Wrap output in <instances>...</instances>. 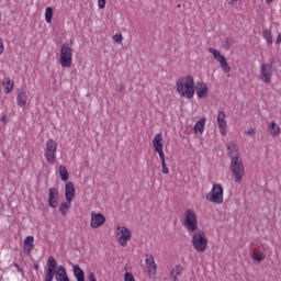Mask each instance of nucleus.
Instances as JSON below:
<instances>
[{"mask_svg":"<svg viewBox=\"0 0 281 281\" xmlns=\"http://www.w3.org/2000/svg\"><path fill=\"white\" fill-rule=\"evenodd\" d=\"M273 0H266V3H272Z\"/></svg>","mask_w":281,"mask_h":281,"instance_id":"43","label":"nucleus"},{"mask_svg":"<svg viewBox=\"0 0 281 281\" xmlns=\"http://www.w3.org/2000/svg\"><path fill=\"white\" fill-rule=\"evenodd\" d=\"M262 36L267 43V45H273V37L271 35V31L265 30Z\"/></svg>","mask_w":281,"mask_h":281,"instance_id":"30","label":"nucleus"},{"mask_svg":"<svg viewBox=\"0 0 281 281\" xmlns=\"http://www.w3.org/2000/svg\"><path fill=\"white\" fill-rule=\"evenodd\" d=\"M58 172H59V177H60L61 181L67 183L69 181V171L67 170V167L60 165L58 167Z\"/></svg>","mask_w":281,"mask_h":281,"instance_id":"28","label":"nucleus"},{"mask_svg":"<svg viewBox=\"0 0 281 281\" xmlns=\"http://www.w3.org/2000/svg\"><path fill=\"white\" fill-rule=\"evenodd\" d=\"M205 131V119H200L194 125L195 135H203Z\"/></svg>","mask_w":281,"mask_h":281,"instance_id":"26","label":"nucleus"},{"mask_svg":"<svg viewBox=\"0 0 281 281\" xmlns=\"http://www.w3.org/2000/svg\"><path fill=\"white\" fill-rule=\"evenodd\" d=\"M145 267L148 278L155 280L157 278V262H155V256L153 254L145 255Z\"/></svg>","mask_w":281,"mask_h":281,"instance_id":"12","label":"nucleus"},{"mask_svg":"<svg viewBox=\"0 0 281 281\" xmlns=\"http://www.w3.org/2000/svg\"><path fill=\"white\" fill-rule=\"evenodd\" d=\"M16 104L21 108L27 104V92H25L24 90H19L16 95Z\"/></svg>","mask_w":281,"mask_h":281,"instance_id":"23","label":"nucleus"},{"mask_svg":"<svg viewBox=\"0 0 281 281\" xmlns=\"http://www.w3.org/2000/svg\"><path fill=\"white\" fill-rule=\"evenodd\" d=\"M151 144L155 153H157L159 157H166L164 154V135L161 133L154 136Z\"/></svg>","mask_w":281,"mask_h":281,"instance_id":"15","label":"nucleus"},{"mask_svg":"<svg viewBox=\"0 0 281 281\" xmlns=\"http://www.w3.org/2000/svg\"><path fill=\"white\" fill-rule=\"evenodd\" d=\"M55 280L56 281H70L69 274H67V269H65V266H58V268L55 271Z\"/></svg>","mask_w":281,"mask_h":281,"instance_id":"20","label":"nucleus"},{"mask_svg":"<svg viewBox=\"0 0 281 281\" xmlns=\"http://www.w3.org/2000/svg\"><path fill=\"white\" fill-rule=\"evenodd\" d=\"M176 91L180 98L192 100V98H194V93H196L194 77L192 75H186L177 79Z\"/></svg>","mask_w":281,"mask_h":281,"instance_id":"2","label":"nucleus"},{"mask_svg":"<svg viewBox=\"0 0 281 281\" xmlns=\"http://www.w3.org/2000/svg\"><path fill=\"white\" fill-rule=\"evenodd\" d=\"M276 67V58L271 57L267 63H262L259 68V80L263 85H271L273 79V69Z\"/></svg>","mask_w":281,"mask_h":281,"instance_id":"4","label":"nucleus"},{"mask_svg":"<svg viewBox=\"0 0 281 281\" xmlns=\"http://www.w3.org/2000/svg\"><path fill=\"white\" fill-rule=\"evenodd\" d=\"M59 64L64 69H69L71 68V65H74V49L71 48V45L67 43L61 45Z\"/></svg>","mask_w":281,"mask_h":281,"instance_id":"6","label":"nucleus"},{"mask_svg":"<svg viewBox=\"0 0 281 281\" xmlns=\"http://www.w3.org/2000/svg\"><path fill=\"white\" fill-rule=\"evenodd\" d=\"M89 280H90V281H97V280H95V274H94L93 272H91V273L89 274Z\"/></svg>","mask_w":281,"mask_h":281,"instance_id":"39","label":"nucleus"},{"mask_svg":"<svg viewBox=\"0 0 281 281\" xmlns=\"http://www.w3.org/2000/svg\"><path fill=\"white\" fill-rule=\"evenodd\" d=\"M228 155L231 157L229 170L234 177L235 183L240 186L245 179V165L240 158V147L238 144L232 142L227 146Z\"/></svg>","mask_w":281,"mask_h":281,"instance_id":"1","label":"nucleus"},{"mask_svg":"<svg viewBox=\"0 0 281 281\" xmlns=\"http://www.w3.org/2000/svg\"><path fill=\"white\" fill-rule=\"evenodd\" d=\"M227 1V3H234V1H236V0H226Z\"/></svg>","mask_w":281,"mask_h":281,"instance_id":"42","label":"nucleus"},{"mask_svg":"<svg viewBox=\"0 0 281 281\" xmlns=\"http://www.w3.org/2000/svg\"><path fill=\"white\" fill-rule=\"evenodd\" d=\"M209 52L213 55L214 60L220 64L224 74H229V71H232V67L227 64V58L221 54V50L216 48H209Z\"/></svg>","mask_w":281,"mask_h":281,"instance_id":"11","label":"nucleus"},{"mask_svg":"<svg viewBox=\"0 0 281 281\" xmlns=\"http://www.w3.org/2000/svg\"><path fill=\"white\" fill-rule=\"evenodd\" d=\"M195 93L198 98H207L210 95V88L207 87V83L200 81L198 82V86L195 88Z\"/></svg>","mask_w":281,"mask_h":281,"instance_id":"18","label":"nucleus"},{"mask_svg":"<svg viewBox=\"0 0 281 281\" xmlns=\"http://www.w3.org/2000/svg\"><path fill=\"white\" fill-rule=\"evenodd\" d=\"M247 133H248V135L254 136V135H256V128L249 127L248 131H247Z\"/></svg>","mask_w":281,"mask_h":281,"instance_id":"38","label":"nucleus"},{"mask_svg":"<svg viewBox=\"0 0 281 281\" xmlns=\"http://www.w3.org/2000/svg\"><path fill=\"white\" fill-rule=\"evenodd\" d=\"M60 201V191H58V188L52 187L47 191V203L48 206L52 207V210H56L58 207V202Z\"/></svg>","mask_w":281,"mask_h":281,"instance_id":"14","label":"nucleus"},{"mask_svg":"<svg viewBox=\"0 0 281 281\" xmlns=\"http://www.w3.org/2000/svg\"><path fill=\"white\" fill-rule=\"evenodd\" d=\"M182 225L189 233L199 232V220L194 210L188 209L184 211Z\"/></svg>","mask_w":281,"mask_h":281,"instance_id":"5","label":"nucleus"},{"mask_svg":"<svg viewBox=\"0 0 281 281\" xmlns=\"http://www.w3.org/2000/svg\"><path fill=\"white\" fill-rule=\"evenodd\" d=\"M65 199L72 202L76 200V187L71 181H67L65 184Z\"/></svg>","mask_w":281,"mask_h":281,"instance_id":"17","label":"nucleus"},{"mask_svg":"<svg viewBox=\"0 0 281 281\" xmlns=\"http://www.w3.org/2000/svg\"><path fill=\"white\" fill-rule=\"evenodd\" d=\"M113 41H115V43H122V41H124V37L122 36V33H116L113 36Z\"/></svg>","mask_w":281,"mask_h":281,"instance_id":"33","label":"nucleus"},{"mask_svg":"<svg viewBox=\"0 0 281 281\" xmlns=\"http://www.w3.org/2000/svg\"><path fill=\"white\" fill-rule=\"evenodd\" d=\"M57 150H58V143H56L54 138L47 139L44 148V157L47 164H50V166H54V164H56Z\"/></svg>","mask_w":281,"mask_h":281,"instance_id":"9","label":"nucleus"},{"mask_svg":"<svg viewBox=\"0 0 281 281\" xmlns=\"http://www.w3.org/2000/svg\"><path fill=\"white\" fill-rule=\"evenodd\" d=\"M24 254L30 256L34 251V236H26L23 246Z\"/></svg>","mask_w":281,"mask_h":281,"instance_id":"21","label":"nucleus"},{"mask_svg":"<svg viewBox=\"0 0 281 281\" xmlns=\"http://www.w3.org/2000/svg\"><path fill=\"white\" fill-rule=\"evenodd\" d=\"M2 122H5V116H2Z\"/></svg>","mask_w":281,"mask_h":281,"instance_id":"44","label":"nucleus"},{"mask_svg":"<svg viewBox=\"0 0 281 281\" xmlns=\"http://www.w3.org/2000/svg\"><path fill=\"white\" fill-rule=\"evenodd\" d=\"M217 126L222 137H225L227 135V113L225 111L217 113Z\"/></svg>","mask_w":281,"mask_h":281,"instance_id":"16","label":"nucleus"},{"mask_svg":"<svg viewBox=\"0 0 281 281\" xmlns=\"http://www.w3.org/2000/svg\"><path fill=\"white\" fill-rule=\"evenodd\" d=\"M34 269H35V271H38V263L37 262L34 263Z\"/></svg>","mask_w":281,"mask_h":281,"instance_id":"41","label":"nucleus"},{"mask_svg":"<svg viewBox=\"0 0 281 281\" xmlns=\"http://www.w3.org/2000/svg\"><path fill=\"white\" fill-rule=\"evenodd\" d=\"M54 19V8L47 7L45 10V21L46 23H52V20Z\"/></svg>","mask_w":281,"mask_h":281,"instance_id":"29","label":"nucleus"},{"mask_svg":"<svg viewBox=\"0 0 281 281\" xmlns=\"http://www.w3.org/2000/svg\"><path fill=\"white\" fill-rule=\"evenodd\" d=\"M72 271L77 281H85V271L81 270L80 266L72 265Z\"/></svg>","mask_w":281,"mask_h":281,"instance_id":"27","label":"nucleus"},{"mask_svg":"<svg viewBox=\"0 0 281 281\" xmlns=\"http://www.w3.org/2000/svg\"><path fill=\"white\" fill-rule=\"evenodd\" d=\"M225 190L220 183H214L211 188V192L206 194V201L213 203L214 205H223L225 201Z\"/></svg>","mask_w":281,"mask_h":281,"instance_id":"7","label":"nucleus"},{"mask_svg":"<svg viewBox=\"0 0 281 281\" xmlns=\"http://www.w3.org/2000/svg\"><path fill=\"white\" fill-rule=\"evenodd\" d=\"M114 238L120 247H128L133 240V231L126 224L117 223L114 226Z\"/></svg>","mask_w":281,"mask_h":281,"instance_id":"3","label":"nucleus"},{"mask_svg":"<svg viewBox=\"0 0 281 281\" xmlns=\"http://www.w3.org/2000/svg\"><path fill=\"white\" fill-rule=\"evenodd\" d=\"M5 52V46L3 45V40L0 38V56Z\"/></svg>","mask_w":281,"mask_h":281,"instance_id":"37","label":"nucleus"},{"mask_svg":"<svg viewBox=\"0 0 281 281\" xmlns=\"http://www.w3.org/2000/svg\"><path fill=\"white\" fill-rule=\"evenodd\" d=\"M252 260H256V262H262V260H265V254L260 252V254H256L254 252L251 255Z\"/></svg>","mask_w":281,"mask_h":281,"instance_id":"32","label":"nucleus"},{"mask_svg":"<svg viewBox=\"0 0 281 281\" xmlns=\"http://www.w3.org/2000/svg\"><path fill=\"white\" fill-rule=\"evenodd\" d=\"M277 44L281 45V33L277 36Z\"/></svg>","mask_w":281,"mask_h":281,"instance_id":"40","label":"nucleus"},{"mask_svg":"<svg viewBox=\"0 0 281 281\" xmlns=\"http://www.w3.org/2000/svg\"><path fill=\"white\" fill-rule=\"evenodd\" d=\"M3 91L4 93H12L14 90V80L10 78H5L4 81L2 82Z\"/></svg>","mask_w":281,"mask_h":281,"instance_id":"25","label":"nucleus"},{"mask_svg":"<svg viewBox=\"0 0 281 281\" xmlns=\"http://www.w3.org/2000/svg\"><path fill=\"white\" fill-rule=\"evenodd\" d=\"M106 223V216L102 213L92 211L90 213V227L91 229H100Z\"/></svg>","mask_w":281,"mask_h":281,"instance_id":"13","label":"nucleus"},{"mask_svg":"<svg viewBox=\"0 0 281 281\" xmlns=\"http://www.w3.org/2000/svg\"><path fill=\"white\" fill-rule=\"evenodd\" d=\"M159 159L161 161L162 175H168L170 172V170L168 169V166L166 165V156H160Z\"/></svg>","mask_w":281,"mask_h":281,"instance_id":"31","label":"nucleus"},{"mask_svg":"<svg viewBox=\"0 0 281 281\" xmlns=\"http://www.w3.org/2000/svg\"><path fill=\"white\" fill-rule=\"evenodd\" d=\"M56 269H58V261L53 256L48 257L46 266L44 268V281H54V276H56Z\"/></svg>","mask_w":281,"mask_h":281,"instance_id":"10","label":"nucleus"},{"mask_svg":"<svg viewBox=\"0 0 281 281\" xmlns=\"http://www.w3.org/2000/svg\"><path fill=\"white\" fill-rule=\"evenodd\" d=\"M14 267H15L18 273H21L22 278H25V271H23V268H21V266H19V263H14Z\"/></svg>","mask_w":281,"mask_h":281,"instance_id":"35","label":"nucleus"},{"mask_svg":"<svg viewBox=\"0 0 281 281\" xmlns=\"http://www.w3.org/2000/svg\"><path fill=\"white\" fill-rule=\"evenodd\" d=\"M124 281H135V277L131 272L124 274Z\"/></svg>","mask_w":281,"mask_h":281,"instance_id":"34","label":"nucleus"},{"mask_svg":"<svg viewBox=\"0 0 281 281\" xmlns=\"http://www.w3.org/2000/svg\"><path fill=\"white\" fill-rule=\"evenodd\" d=\"M192 245L195 251L203 254L207 249V234L201 229L195 231L192 236Z\"/></svg>","mask_w":281,"mask_h":281,"instance_id":"8","label":"nucleus"},{"mask_svg":"<svg viewBox=\"0 0 281 281\" xmlns=\"http://www.w3.org/2000/svg\"><path fill=\"white\" fill-rule=\"evenodd\" d=\"M181 273H183V267L181 265L175 266L170 271V280L181 281Z\"/></svg>","mask_w":281,"mask_h":281,"instance_id":"22","label":"nucleus"},{"mask_svg":"<svg viewBox=\"0 0 281 281\" xmlns=\"http://www.w3.org/2000/svg\"><path fill=\"white\" fill-rule=\"evenodd\" d=\"M98 8L104 10L106 8V0H98Z\"/></svg>","mask_w":281,"mask_h":281,"instance_id":"36","label":"nucleus"},{"mask_svg":"<svg viewBox=\"0 0 281 281\" xmlns=\"http://www.w3.org/2000/svg\"><path fill=\"white\" fill-rule=\"evenodd\" d=\"M71 203L74 202L69 200L61 202L59 205V214H61L63 216L69 214V210H71Z\"/></svg>","mask_w":281,"mask_h":281,"instance_id":"24","label":"nucleus"},{"mask_svg":"<svg viewBox=\"0 0 281 281\" xmlns=\"http://www.w3.org/2000/svg\"><path fill=\"white\" fill-rule=\"evenodd\" d=\"M267 130L271 137H280V125L276 121L268 122Z\"/></svg>","mask_w":281,"mask_h":281,"instance_id":"19","label":"nucleus"}]
</instances>
